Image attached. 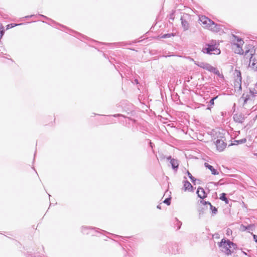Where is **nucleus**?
I'll use <instances>...</instances> for the list:
<instances>
[{"label": "nucleus", "mask_w": 257, "mask_h": 257, "mask_svg": "<svg viewBox=\"0 0 257 257\" xmlns=\"http://www.w3.org/2000/svg\"><path fill=\"white\" fill-rule=\"evenodd\" d=\"M218 44L215 40H211L210 43H206L202 49V52L204 54L209 55L220 54V50L218 48Z\"/></svg>", "instance_id": "1"}, {"label": "nucleus", "mask_w": 257, "mask_h": 257, "mask_svg": "<svg viewBox=\"0 0 257 257\" xmlns=\"http://www.w3.org/2000/svg\"><path fill=\"white\" fill-rule=\"evenodd\" d=\"M214 142L217 151H223L226 147L227 144L225 142V138L224 135L220 132L216 133L214 136Z\"/></svg>", "instance_id": "2"}, {"label": "nucleus", "mask_w": 257, "mask_h": 257, "mask_svg": "<svg viewBox=\"0 0 257 257\" xmlns=\"http://www.w3.org/2000/svg\"><path fill=\"white\" fill-rule=\"evenodd\" d=\"M194 64L204 70H206L210 72L214 73V74L220 76L219 71L215 67L211 66L209 63L201 62V61H195Z\"/></svg>", "instance_id": "3"}, {"label": "nucleus", "mask_w": 257, "mask_h": 257, "mask_svg": "<svg viewBox=\"0 0 257 257\" xmlns=\"http://www.w3.org/2000/svg\"><path fill=\"white\" fill-rule=\"evenodd\" d=\"M118 107H120L122 108V112H125L127 114L132 116L135 113L133 105L127 100L121 101Z\"/></svg>", "instance_id": "4"}, {"label": "nucleus", "mask_w": 257, "mask_h": 257, "mask_svg": "<svg viewBox=\"0 0 257 257\" xmlns=\"http://www.w3.org/2000/svg\"><path fill=\"white\" fill-rule=\"evenodd\" d=\"M226 240H227V239L225 238H222L220 242H218V246L221 248L222 251L224 252L225 254L227 255H231L233 251L231 250L230 244Z\"/></svg>", "instance_id": "5"}, {"label": "nucleus", "mask_w": 257, "mask_h": 257, "mask_svg": "<svg viewBox=\"0 0 257 257\" xmlns=\"http://www.w3.org/2000/svg\"><path fill=\"white\" fill-rule=\"evenodd\" d=\"M98 230H99L100 231H101V233H102V232H105L108 233V232L102 230L98 228L94 227H91V226H82L81 227V232L84 234H90L92 236H95L96 235V233L98 232Z\"/></svg>", "instance_id": "6"}, {"label": "nucleus", "mask_w": 257, "mask_h": 257, "mask_svg": "<svg viewBox=\"0 0 257 257\" xmlns=\"http://www.w3.org/2000/svg\"><path fill=\"white\" fill-rule=\"evenodd\" d=\"M235 73L236 75L234 80V87L235 90L240 92L242 90L241 82H242V77L241 73L240 70L235 69Z\"/></svg>", "instance_id": "7"}, {"label": "nucleus", "mask_w": 257, "mask_h": 257, "mask_svg": "<svg viewBox=\"0 0 257 257\" xmlns=\"http://www.w3.org/2000/svg\"><path fill=\"white\" fill-rule=\"evenodd\" d=\"M190 20V15L187 14H184L181 17V23L183 30L186 31L189 28L190 25L189 22Z\"/></svg>", "instance_id": "8"}, {"label": "nucleus", "mask_w": 257, "mask_h": 257, "mask_svg": "<svg viewBox=\"0 0 257 257\" xmlns=\"http://www.w3.org/2000/svg\"><path fill=\"white\" fill-rule=\"evenodd\" d=\"M232 37L234 38L235 40L236 41L237 43H234V45L236 46L237 48L239 49V52H237V54L242 55L243 54V50L242 49V45L244 44V41L242 38L240 37L234 35H232Z\"/></svg>", "instance_id": "9"}, {"label": "nucleus", "mask_w": 257, "mask_h": 257, "mask_svg": "<svg viewBox=\"0 0 257 257\" xmlns=\"http://www.w3.org/2000/svg\"><path fill=\"white\" fill-rule=\"evenodd\" d=\"M43 18H44L46 20H49L51 22H52V23L53 24H54V25L52 26L53 27L56 28L55 25L60 26L62 28H65V29L68 30V31H69L71 32H73L74 33H75V34H77L78 35L81 36L83 38L85 37V36H83V35H82L81 34H80V33H79L78 32H76V31H74V30H73L72 29H70L68 28V27H66V26L63 25H61V24L56 22V21H55L53 20L52 19L47 17L46 16H45V17H43Z\"/></svg>", "instance_id": "10"}, {"label": "nucleus", "mask_w": 257, "mask_h": 257, "mask_svg": "<svg viewBox=\"0 0 257 257\" xmlns=\"http://www.w3.org/2000/svg\"><path fill=\"white\" fill-rule=\"evenodd\" d=\"M184 180L183 181V189L185 191H188L193 192L194 191V188L191 184L187 180L186 177H184Z\"/></svg>", "instance_id": "11"}, {"label": "nucleus", "mask_w": 257, "mask_h": 257, "mask_svg": "<svg viewBox=\"0 0 257 257\" xmlns=\"http://www.w3.org/2000/svg\"><path fill=\"white\" fill-rule=\"evenodd\" d=\"M250 58H249V65L250 67L253 68L257 64V55H255L254 54L252 53V51L250 53ZM255 70L257 71V65L255 67Z\"/></svg>", "instance_id": "12"}, {"label": "nucleus", "mask_w": 257, "mask_h": 257, "mask_svg": "<svg viewBox=\"0 0 257 257\" xmlns=\"http://www.w3.org/2000/svg\"><path fill=\"white\" fill-rule=\"evenodd\" d=\"M208 28L213 32H218L221 30V26L212 21V23H209Z\"/></svg>", "instance_id": "13"}, {"label": "nucleus", "mask_w": 257, "mask_h": 257, "mask_svg": "<svg viewBox=\"0 0 257 257\" xmlns=\"http://www.w3.org/2000/svg\"><path fill=\"white\" fill-rule=\"evenodd\" d=\"M196 194H197L198 197L201 199H203L207 196V194L205 192L204 189L201 187H199L198 188Z\"/></svg>", "instance_id": "14"}, {"label": "nucleus", "mask_w": 257, "mask_h": 257, "mask_svg": "<svg viewBox=\"0 0 257 257\" xmlns=\"http://www.w3.org/2000/svg\"><path fill=\"white\" fill-rule=\"evenodd\" d=\"M233 118L236 122L242 123L244 120V115L242 113H236L233 116Z\"/></svg>", "instance_id": "15"}, {"label": "nucleus", "mask_w": 257, "mask_h": 257, "mask_svg": "<svg viewBox=\"0 0 257 257\" xmlns=\"http://www.w3.org/2000/svg\"><path fill=\"white\" fill-rule=\"evenodd\" d=\"M204 166L208 169L211 172V174L213 175H217L219 174L218 171L215 169L212 165L209 164L207 163H204Z\"/></svg>", "instance_id": "16"}, {"label": "nucleus", "mask_w": 257, "mask_h": 257, "mask_svg": "<svg viewBox=\"0 0 257 257\" xmlns=\"http://www.w3.org/2000/svg\"><path fill=\"white\" fill-rule=\"evenodd\" d=\"M170 163L171 165L172 169L174 171H177L178 169L179 165L178 161L176 159H173L171 160V161L170 162Z\"/></svg>", "instance_id": "17"}, {"label": "nucleus", "mask_w": 257, "mask_h": 257, "mask_svg": "<svg viewBox=\"0 0 257 257\" xmlns=\"http://www.w3.org/2000/svg\"><path fill=\"white\" fill-rule=\"evenodd\" d=\"M199 20L202 22V24L206 25L208 28L209 23H212V20L205 16H202L199 18Z\"/></svg>", "instance_id": "18"}, {"label": "nucleus", "mask_w": 257, "mask_h": 257, "mask_svg": "<svg viewBox=\"0 0 257 257\" xmlns=\"http://www.w3.org/2000/svg\"><path fill=\"white\" fill-rule=\"evenodd\" d=\"M240 99H243V105H244L248 100H252L254 99L249 94H245V93L242 95Z\"/></svg>", "instance_id": "19"}, {"label": "nucleus", "mask_w": 257, "mask_h": 257, "mask_svg": "<svg viewBox=\"0 0 257 257\" xmlns=\"http://www.w3.org/2000/svg\"><path fill=\"white\" fill-rule=\"evenodd\" d=\"M186 174L187 175L188 177L190 178L192 183L194 184V185L196 184V181H200L199 179H197L194 177H193L191 173L189 171H187Z\"/></svg>", "instance_id": "20"}, {"label": "nucleus", "mask_w": 257, "mask_h": 257, "mask_svg": "<svg viewBox=\"0 0 257 257\" xmlns=\"http://www.w3.org/2000/svg\"><path fill=\"white\" fill-rule=\"evenodd\" d=\"M218 97V96H216L215 97H213L211 98V99L209 100L208 102V105L207 107V109L210 110L212 108V106L214 104V100L216 99Z\"/></svg>", "instance_id": "21"}, {"label": "nucleus", "mask_w": 257, "mask_h": 257, "mask_svg": "<svg viewBox=\"0 0 257 257\" xmlns=\"http://www.w3.org/2000/svg\"><path fill=\"white\" fill-rule=\"evenodd\" d=\"M226 193H222L220 194V197H219V199L223 201H224L225 204H228L229 203V200L228 199V198L226 197Z\"/></svg>", "instance_id": "22"}, {"label": "nucleus", "mask_w": 257, "mask_h": 257, "mask_svg": "<svg viewBox=\"0 0 257 257\" xmlns=\"http://www.w3.org/2000/svg\"><path fill=\"white\" fill-rule=\"evenodd\" d=\"M175 36V34L173 33H167V34H163L161 36H160V38H163V39H167V38H170L172 36L174 37Z\"/></svg>", "instance_id": "23"}, {"label": "nucleus", "mask_w": 257, "mask_h": 257, "mask_svg": "<svg viewBox=\"0 0 257 257\" xmlns=\"http://www.w3.org/2000/svg\"><path fill=\"white\" fill-rule=\"evenodd\" d=\"M227 242H228L230 244V245L231 248V250L233 251V249H236L237 247V245L236 243H233V242L231 241L229 239H227Z\"/></svg>", "instance_id": "24"}, {"label": "nucleus", "mask_w": 257, "mask_h": 257, "mask_svg": "<svg viewBox=\"0 0 257 257\" xmlns=\"http://www.w3.org/2000/svg\"><path fill=\"white\" fill-rule=\"evenodd\" d=\"M21 25H22V24H15V23H11V24H9L8 25H7L6 28L7 30H8V29L14 28L15 27H16L17 26Z\"/></svg>", "instance_id": "25"}, {"label": "nucleus", "mask_w": 257, "mask_h": 257, "mask_svg": "<svg viewBox=\"0 0 257 257\" xmlns=\"http://www.w3.org/2000/svg\"><path fill=\"white\" fill-rule=\"evenodd\" d=\"M210 209L211 210L213 214H216L217 212V208L215 206H213L211 204H210Z\"/></svg>", "instance_id": "26"}, {"label": "nucleus", "mask_w": 257, "mask_h": 257, "mask_svg": "<svg viewBox=\"0 0 257 257\" xmlns=\"http://www.w3.org/2000/svg\"><path fill=\"white\" fill-rule=\"evenodd\" d=\"M163 203L167 204V205H170L171 203V197L170 196L167 198H166L164 201Z\"/></svg>", "instance_id": "27"}, {"label": "nucleus", "mask_w": 257, "mask_h": 257, "mask_svg": "<svg viewBox=\"0 0 257 257\" xmlns=\"http://www.w3.org/2000/svg\"><path fill=\"white\" fill-rule=\"evenodd\" d=\"M175 220L176 221V226H177V230H179L180 229L181 225H182V222L179 221L177 218H175Z\"/></svg>", "instance_id": "28"}, {"label": "nucleus", "mask_w": 257, "mask_h": 257, "mask_svg": "<svg viewBox=\"0 0 257 257\" xmlns=\"http://www.w3.org/2000/svg\"><path fill=\"white\" fill-rule=\"evenodd\" d=\"M235 142L237 143V144H242L246 143V139L245 138H243L240 140H235Z\"/></svg>", "instance_id": "29"}, {"label": "nucleus", "mask_w": 257, "mask_h": 257, "mask_svg": "<svg viewBox=\"0 0 257 257\" xmlns=\"http://www.w3.org/2000/svg\"><path fill=\"white\" fill-rule=\"evenodd\" d=\"M252 225L249 224L247 226L242 225V227L243 228V230H249Z\"/></svg>", "instance_id": "30"}, {"label": "nucleus", "mask_w": 257, "mask_h": 257, "mask_svg": "<svg viewBox=\"0 0 257 257\" xmlns=\"http://www.w3.org/2000/svg\"><path fill=\"white\" fill-rule=\"evenodd\" d=\"M200 203L202 204L203 205H209L210 206L211 204L210 202L204 201L203 199L200 200Z\"/></svg>", "instance_id": "31"}, {"label": "nucleus", "mask_w": 257, "mask_h": 257, "mask_svg": "<svg viewBox=\"0 0 257 257\" xmlns=\"http://www.w3.org/2000/svg\"><path fill=\"white\" fill-rule=\"evenodd\" d=\"M110 116H112L114 117H123L124 118L126 117L124 115L120 114V113L115 114L111 115Z\"/></svg>", "instance_id": "32"}, {"label": "nucleus", "mask_w": 257, "mask_h": 257, "mask_svg": "<svg viewBox=\"0 0 257 257\" xmlns=\"http://www.w3.org/2000/svg\"><path fill=\"white\" fill-rule=\"evenodd\" d=\"M251 47V46H248L245 50V51L244 52L245 55H246L247 53H248L250 52V48Z\"/></svg>", "instance_id": "33"}, {"label": "nucleus", "mask_w": 257, "mask_h": 257, "mask_svg": "<svg viewBox=\"0 0 257 257\" xmlns=\"http://www.w3.org/2000/svg\"><path fill=\"white\" fill-rule=\"evenodd\" d=\"M249 93H250L249 95L250 96H251L252 98H254L255 96L253 93V91L252 90H251V89H249Z\"/></svg>", "instance_id": "34"}, {"label": "nucleus", "mask_w": 257, "mask_h": 257, "mask_svg": "<svg viewBox=\"0 0 257 257\" xmlns=\"http://www.w3.org/2000/svg\"><path fill=\"white\" fill-rule=\"evenodd\" d=\"M33 17L37 18V15H31L27 16L25 17V19H28V18H33Z\"/></svg>", "instance_id": "35"}, {"label": "nucleus", "mask_w": 257, "mask_h": 257, "mask_svg": "<svg viewBox=\"0 0 257 257\" xmlns=\"http://www.w3.org/2000/svg\"><path fill=\"white\" fill-rule=\"evenodd\" d=\"M149 145L152 149L155 146V145L150 140L149 141Z\"/></svg>", "instance_id": "36"}, {"label": "nucleus", "mask_w": 257, "mask_h": 257, "mask_svg": "<svg viewBox=\"0 0 257 257\" xmlns=\"http://www.w3.org/2000/svg\"><path fill=\"white\" fill-rule=\"evenodd\" d=\"M204 208H201L200 210H199V215L200 216L202 214H203L204 213Z\"/></svg>", "instance_id": "37"}, {"label": "nucleus", "mask_w": 257, "mask_h": 257, "mask_svg": "<svg viewBox=\"0 0 257 257\" xmlns=\"http://www.w3.org/2000/svg\"><path fill=\"white\" fill-rule=\"evenodd\" d=\"M252 236H253V238L254 241L256 243H257V235L252 234Z\"/></svg>", "instance_id": "38"}, {"label": "nucleus", "mask_w": 257, "mask_h": 257, "mask_svg": "<svg viewBox=\"0 0 257 257\" xmlns=\"http://www.w3.org/2000/svg\"><path fill=\"white\" fill-rule=\"evenodd\" d=\"M169 252L171 253H174V254H175L176 251L175 250H174L173 249H172V250H171L169 248Z\"/></svg>", "instance_id": "39"}, {"label": "nucleus", "mask_w": 257, "mask_h": 257, "mask_svg": "<svg viewBox=\"0 0 257 257\" xmlns=\"http://www.w3.org/2000/svg\"><path fill=\"white\" fill-rule=\"evenodd\" d=\"M173 16H174V14H173V13L171 14L170 15V18H169V19H172V21H173V20H174V18Z\"/></svg>", "instance_id": "40"}, {"label": "nucleus", "mask_w": 257, "mask_h": 257, "mask_svg": "<svg viewBox=\"0 0 257 257\" xmlns=\"http://www.w3.org/2000/svg\"><path fill=\"white\" fill-rule=\"evenodd\" d=\"M166 158H167V160H170V162L171 161V159H173V158H172V157L171 156H169L167 157Z\"/></svg>", "instance_id": "41"}, {"label": "nucleus", "mask_w": 257, "mask_h": 257, "mask_svg": "<svg viewBox=\"0 0 257 257\" xmlns=\"http://www.w3.org/2000/svg\"><path fill=\"white\" fill-rule=\"evenodd\" d=\"M115 236L117 237H118V238H122V239H125V238H126L125 237H123V236H118V235H115Z\"/></svg>", "instance_id": "42"}, {"label": "nucleus", "mask_w": 257, "mask_h": 257, "mask_svg": "<svg viewBox=\"0 0 257 257\" xmlns=\"http://www.w3.org/2000/svg\"><path fill=\"white\" fill-rule=\"evenodd\" d=\"M37 15V17H42V18L45 17V15H43L42 14H38Z\"/></svg>", "instance_id": "43"}, {"label": "nucleus", "mask_w": 257, "mask_h": 257, "mask_svg": "<svg viewBox=\"0 0 257 257\" xmlns=\"http://www.w3.org/2000/svg\"><path fill=\"white\" fill-rule=\"evenodd\" d=\"M214 235L215 236V238H219L218 233H215Z\"/></svg>", "instance_id": "44"}, {"label": "nucleus", "mask_w": 257, "mask_h": 257, "mask_svg": "<svg viewBox=\"0 0 257 257\" xmlns=\"http://www.w3.org/2000/svg\"><path fill=\"white\" fill-rule=\"evenodd\" d=\"M157 208L158 209H161V205L160 204H159L157 206Z\"/></svg>", "instance_id": "45"}, {"label": "nucleus", "mask_w": 257, "mask_h": 257, "mask_svg": "<svg viewBox=\"0 0 257 257\" xmlns=\"http://www.w3.org/2000/svg\"><path fill=\"white\" fill-rule=\"evenodd\" d=\"M253 91V93L255 95L256 94H257V91L255 89L252 90Z\"/></svg>", "instance_id": "46"}, {"label": "nucleus", "mask_w": 257, "mask_h": 257, "mask_svg": "<svg viewBox=\"0 0 257 257\" xmlns=\"http://www.w3.org/2000/svg\"><path fill=\"white\" fill-rule=\"evenodd\" d=\"M160 158H161V159H164V158H165V156H164L163 155H162V156H161V157H160Z\"/></svg>", "instance_id": "47"}, {"label": "nucleus", "mask_w": 257, "mask_h": 257, "mask_svg": "<svg viewBox=\"0 0 257 257\" xmlns=\"http://www.w3.org/2000/svg\"><path fill=\"white\" fill-rule=\"evenodd\" d=\"M257 118V114L255 115V117H254L253 120H255Z\"/></svg>", "instance_id": "48"}, {"label": "nucleus", "mask_w": 257, "mask_h": 257, "mask_svg": "<svg viewBox=\"0 0 257 257\" xmlns=\"http://www.w3.org/2000/svg\"><path fill=\"white\" fill-rule=\"evenodd\" d=\"M140 42L139 41H135L134 42H133L134 43H136L137 42Z\"/></svg>", "instance_id": "49"}, {"label": "nucleus", "mask_w": 257, "mask_h": 257, "mask_svg": "<svg viewBox=\"0 0 257 257\" xmlns=\"http://www.w3.org/2000/svg\"><path fill=\"white\" fill-rule=\"evenodd\" d=\"M242 252L244 254L247 255V253L245 252L242 251Z\"/></svg>", "instance_id": "50"}, {"label": "nucleus", "mask_w": 257, "mask_h": 257, "mask_svg": "<svg viewBox=\"0 0 257 257\" xmlns=\"http://www.w3.org/2000/svg\"><path fill=\"white\" fill-rule=\"evenodd\" d=\"M127 118H128L130 120H133V119H132L131 118H130V117H128Z\"/></svg>", "instance_id": "51"}, {"label": "nucleus", "mask_w": 257, "mask_h": 257, "mask_svg": "<svg viewBox=\"0 0 257 257\" xmlns=\"http://www.w3.org/2000/svg\"><path fill=\"white\" fill-rule=\"evenodd\" d=\"M124 257H128V256L127 255H125Z\"/></svg>", "instance_id": "52"}, {"label": "nucleus", "mask_w": 257, "mask_h": 257, "mask_svg": "<svg viewBox=\"0 0 257 257\" xmlns=\"http://www.w3.org/2000/svg\"><path fill=\"white\" fill-rule=\"evenodd\" d=\"M138 82V80H136V81H135V82Z\"/></svg>", "instance_id": "53"}, {"label": "nucleus", "mask_w": 257, "mask_h": 257, "mask_svg": "<svg viewBox=\"0 0 257 257\" xmlns=\"http://www.w3.org/2000/svg\"><path fill=\"white\" fill-rule=\"evenodd\" d=\"M138 82V80H136V81H135V82Z\"/></svg>", "instance_id": "54"}, {"label": "nucleus", "mask_w": 257, "mask_h": 257, "mask_svg": "<svg viewBox=\"0 0 257 257\" xmlns=\"http://www.w3.org/2000/svg\"><path fill=\"white\" fill-rule=\"evenodd\" d=\"M138 82V80H136V81H135V82Z\"/></svg>", "instance_id": "55"}, {"label": "nucleus", "mask_w": 257, "mask_h": 257, "mask_svg": "<svg viewBox=\"0 0 257 257\" xmlns=\"http://www.w3.org/2000/svg\"><path fill=\"white\" fill-rule=\"evenodd\" d=\"M256 155L257 156V153H256Z\"/></svg>", "instance_id": "56"}]
</instances>
